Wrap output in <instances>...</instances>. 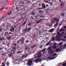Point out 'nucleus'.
<instances>
[{
    "label": "nucleus",
    "instance_id": "obj_1",
    "mask_svg": "<svg viewBox=\"0 0 66 66\" xmlns=\"http://www.w3.org/2000/svg\"><path fill=\"white\" fill-rule=\"evenodd\" d=\"M32 63V61L31 60H29V62L27 63V65L28 66H30L31 65Z\"/></svg>",
    "mask_w": 66,
    "mask_h": 66
},
{
    "label": "nucleus",
    "instance_id": "obj_2",
    "mask_svg": "<svg viewBox=\"0 0 66 66\" xmlns=\"http://www.w3.org/2000/svg\"><path fill=\"white\" fill-rule=\"evenodd\" d=\"M57 35L56 36V38H58L60 34H61V33H60V32H58L57 33Z\"/></svg>",
    "mask_w": 66,
    "mask_h": 66
},
{
    "label": "nucleus",
    "instance_id": "obj_3",
    "mask_svg": "<svg viewBox=\"0 0 66 66\" xmlns=\"http://www.w3.org/2000/svg\"><path fill=\"white\" fill-rule=\"evenodd\" d=\"M54 28H52L50 29V30L48 31V32H51L52 33L54 31Z\"/></svg>",
    "mask_w": 66,
    "mask_h": 66
},
{
    "label": "nucleus",
    "instance_id": "obj_4",
    "mask_svg": "<svg viewBox=\"0 0 66 66\" xmlns=\"http://www.w3.org/2000/svg\"><path fill=\"white\" fill-rule=\"evenodd\" d=\"M42 11V12L41 13V12ZM38 12L39 13H40V14H41V15H43L44 13H43L44 12V11L42 10H39L38 11Z\"/></svg>",
    "mask_w": 66,
    "mask_h": 66
},
{
    "label": "nucleus",
    "instance_id": "obj_5",
    "mask_svg": "<svg viewBox=\"0 0 66 66\" xmlns=\"http://www.w3.org/2000/svg\"><path fill=\"white\" fill-rule=\"evenodd\" d=\"M15 51L14 50V49L12 50L11 51V54H14L15 53Z\"/></svg>",
    "mask_w": 66,
    "mask_h": 66
},
{
    "label": "nucleus",
    "instance_id": "obj_6",
    "mask_svg": "<svg viewBox=\"0 0 66 66\" xmlns=\"http://www.w3.org/2000/svg\"><path fill=\"white\" fill-rule=\"evenodd\" d=\"M44 33V32H42V31L41 32H39V35H45V34H43Z\"/></svg>",
    "mask_w": 66,
    "mask_h": 66
},
{
    "label": "nucleus",
    "instance_id": "obj_7",
    "mask_svg": "<svg viewBox=\"0 0 66 66\" xmlns=\"http://www.w3.org/2000/svg\"><path fill=\"white\" fill-rule=\"evenodd\" d=\"M42 7L43 9H45L46 8V7L45 5L44 4H42Z\"/></svg>",
    "mask_w": 66,
    "mask_h": 66
},
{
    "label": "nucleus",
    "instance_id": "obj_8",
    "mask_svg": "<svg viewBox=\"0 0 66 66\" xmlns=\"http://www.w3.org/2000/svg\"><path fill=\"white\" fill-rule=\"evenodd\" d=\"M51 42V41H50L49 42H48V43L46 44V45L47 46H48L49 44H50V43Z\"/></svg>",
    "mask_w": 66,
    "mask_h": 66
},
{
    "label": "nucleus",
    "instance_id": "obj_9",
    "mask_svg": "<svg viewBox=\"0 0 66 66\" xmlns=\"http://www.w3.org/2000/svg\"><path fill=\"white\" fill-rule=\"evenodd\" d=\"M30 43L31 44V46L30 49H31L32 50L33 48V45L32 44H31L32 43Z\"/></svg>",
    "mask_w": 66,
    "mask_h": 66
},
{
    "label": "nucleus",
    "instance_id": "obj_10",
    "mask_svg": "<svg viewBox=\"0 0 66 66\" xmlns=\"http://www.w3.org/2000/svg\"><path fill=\"white\" fill-rule=\"evenodd\" d=\"M38 38L41 39H43V36H39Z\"/></svg>",
    "mask_w": 66,
    "mask_h": 66
},
{
    "label": "nucleus",
    "instance_id": "obj_11",
    "mask_svg": "<svg viewBox=\"0 0 66 66\" xmlns=\"http://www.w3.org/2000/svg\"><path fill=\"white\" fill-rule=\"evenodd\" d=\"M56 39H57V41H58L59 42H60V41H61V40L59 38H56Z\"/></svg>",
    "mask_w": 66,
    "mask_h": 66
},
{
    "label": "nucleus",
    "instance_id": "obj_12",
    "mask_svg": "<svg viewBox=\"0 0 66 66\" xmlns=\"http://www.w3.org/2000/svg\"><path fill=\"white\" fill-rule=\"evenodd\" d=\"M62 34H61V35H60L59 36H58V37H61L62 36H64L63 35H62Z\"/></svg>",
    "mask_w": 66,
    "mask_h": 66
},
{
    "label": "nucleus",
    "instance_id": "obj_13",
    "mask_svg": "<svg viewBox=\"0 0 66 66\" xmlns=\"http://www.w3.org/2000/svg\"><path fill=\"white\" fill-rule=\"evenodd\" d=\"M43 26L42 25H41V26H38V28L39 29L43 28Z\"/></svg>",
    "mask_w": 66,
    "mask_h": 66
},
{
    "label": "nucleus",
    "instance_id": "obj_14",
    "mask_svg": "<svg viewBox=\"0 0 66 66\" xmlns=\"http://www.w3.org/2000/svg\"><path fill=\"white\" fill-rule=\"evenodd\" d=\"M34 43H37V41L36 39H35L34 40Z\"/></svg>",
    "mask_w": 66,
    "mask_h": 66
},
{
    "label": "nucleus",
    "instance_id": "obj_15",
    "mask_svg": "<svg viewBox=\"0 0 66 66\" xmlns=\"http://www.w3.org/2000/svg\"><path fill=\"white\" fill-rule=\"evenodd\" d=\"M14 28H11V31L12 32H13L14 31Z\"/></svg>",
    "mask_w": 66,
    "mask_h": 66
},
{
    "label": "nucleus",
    "instance_id": "obj_16",
    "mask_svg": "<svg viewBox=\"0 0 66 66\" xmlns=\"http://www.w3.org/2000/svg\"><path fill=\"white\" fill-rule=\"evenodd\" d=\"M56 47H57L56 46H52V48L53 49H54L56 48Z\"/></svg>",
    "mask_w": 66,
    "mask_h": 66
},
{
    "label": "nucleus",
    "instance_id": "obj_17",
    "mask_svg": "<svg viewBox=\"0 0 66 66\" xmlns=\"http://www.w3.org/2000/svg\"><path fill=\"white\" fill-rule=\"evenodd\" d=\"M3 30V28L2 27H0V32H2Z\"/></svg>",
    "mask_w": 66,
    "mask_h": 66
},
{
    "label": "nucleus",
    "instance_id": "obj_18",
    "mask_svg": "<svg viewBox=\"0 0 66 66\" xmlns=\"http://www.w3.org/2000/svg\"><path fill=\"white\" fill-rule=\"evenodd\" d=\"M25 50H28V51H29V50H30V48H25Z\"/></svg>",
    "mask_w": 66,
    "mask_h": 66
},
{
    "label": "nucleus",
    "instance_id": "obj_19",
    "mask_svg": "<svg viewBox=\"0 0 66 66\" xmlns=\"http://www.w3.org/2000/svg\"><path fill=\"white\" fill-rule=\"evenodd\" d=\"M59 50H60V49L59 48H58L57 49H56V52H58L59 51Z\"/></svg>",
    "mask_w": 66,
    "mask_h": 66
},
{
    "label": "nucleus",
    "instance_id": "obj_20",
    "mask_svg": "<svg viewBox=\"0 0 66 66\" xmlns=\"http://www.w3.org/2000/svg\"><path fill=\"white\" fill-rule=\"evenodd\" d=\"M63 3H61L60 4V5L59 6L60 7H62L63 6Z\"/></svg>",
    "mask_w": 66,
    "mask_h": 66
},
{
    "label": "nucleus",
    "instance_id": "obj_21",
    "mask_svg": "<svg viewBox=\"0 0 66 66\" xmlns=\"http://www.w3.org/2000/svg\"><path fill=\"white\" fill-rule=\"evenodd\" d=\"M21 40L22 42H24V38H23Z\"/></svg>",
    "mask_w": 66,
    "mask_h": 66
},
{
    "label": "nucleus",
    "instance_id": "obj_22",
    "mask_svg": "<svg viewBox=\"0 0 66 66\" xmlns=\"http://www.w3.org/2000/svg\"><path fill=\"white\" fill-rule=\"evenodd\" d=\"M5 35L6 36L7 35H9V34L8 32H5Z\"/></svg>",
    "mask_w": 66,
    "mask_h": 66
},
{
    "label": "nucleus",
    "instance_id": "obj_23",
    "mask_svg": "<svg viewBox=\"0 0 66 66\" xmlns=\"http://www.w3.org/2000/svg\"><path fill=\"white\" fill-rule=\"evenodd\" d=\"M22 52H21V51H20V52L19 51V52H17L16 54H18L19 53H22Z\"/></svg>",
    "mask_w": 66,
    "mask_h": 66
},
{
    "label": "nucleus",
    "instance_id": "obj_24",
    "mask_svg": "<svg viewBox=\"0 0 66 66\" xmlns=\"http://www.w3.org/2000/svg\"><path fill=\"white\" fill-rule=\"evenodd\" d=\"M27 21H25V22H24L23 24V26L24 25H25Z\"/></svg>",
    "mask_w": 66,
    "mask_h": 66
},
{
    "label": "nucleus",
    "instance_id": "obj_25",
    "mask_svg": "<svg viewBox=\"0 0 66 66\" xmlns=\"http://www.w3.org/2000/svg\"><path fill=\"white\" fill-rule=\"evenodd\" d=\"M5 16H3L2 18H1V19H0V20H2L3 19H4V18H5Z\"/></svg>",
    "mask_w": 66,
    "mask_h": 66
},
{
    "label": "nucleus",
    "instance_id": "obj_26",
    "mask_svg": "<svg viewBox=\"0 0 66 66\" xmlns=\"http://www.w3.org/2000/svg\"><path fill=\"white\" fill-rule=\"evenodd\" d=\"M24 2H20V3H19V4H24Z\"/></svg>",
    "mask_w": 66,
    "mask_h": 66
},
{
    "label": "nucleus",
    "instance_id": "obj_27",
    "mask_svg": "<svg viewBox=\"0 0 66 66\" xmlns=\"http://www.w3.org/2000/svg\"><path fill=\"white\" fill-rule=\"evenodd\" d=\"M41 60V59H36V61H37V62H39V60Z\"/></svg>",
    "mask_w": 66,
    "mask_h": 66
},
{
    "label": "nucleus",
    "instance_id": "obj_28",
    "mask_svg": "<svg viewBox=\"0 0 66 66\" xmlns=\"http://www.w3.org/2000/svg\"><path fill=\"white\" fill-rule=\"evenodd\" d=\"M56 57H52L51 58L50 60H52L54 59H55V58H56Z\"/></svg>",
    "mask_w": 66,
    "mask_h": 66
},
{
    "label": "nucleus",
    "instance_id": "obj_29",
    "mask_svg": "<svg viewBox=\"0 0 66 66\" xmlns=\"http://www.w3.org/2000/svg\"><path fill=\"white\" fill-rule=\"evenodd\" d=\"M59 19H57V20L56 21H57L56 23H58V22L59 21Z\"/></svg>",
    "mask_w": 66,
    "mask_h": 66
},
{
    "label": "nucleus",
    "instance_id": "obj_30",
    "mask_svg": "<svg viewBox=\"0 0 66 66\" xmlns=\"http://www.w3.org/2000/svg\"><path fill=\"white\" fill-rule=\"evenodd\" d=\"M9 34H10V35H11V36H12V35H13V34L12 33V32H9Z\"/></svg>",
    "mask_w": 66,
    "mask_h": 66
},
{
    "label": "nucleus",
    "instance_id": "obj_31",
    "mask_svg": "<svg viewBox=\"0 0 66 66\" xmlns=\"http://www.w3.org/2000/svg\"><path fill=\"white\" fill-rule=\"evenodd\" d=\"M41 22V21L40 20L39 21H38L37 22V24H38V23H40V22Z\"/></svg>",
    "mask_w": 66,
    "mask_h": 66
},
{
    "label": "nucleus",
    "instance_id": "obj_32",
    "mask_svg": "<svg viewBox=\"0 0 66 66\" xmlns=\"http://www.w3.org/2000/svg\"><path fill=\"white\" fill-rule=\"evenodd\" d=\"M57 24H58V23H56L54 26V27H57Z\"/></svg>",
    "mask_w": 66,
    "mask_h": 66
},
{
    "label": "nucleus",
    "instance_id": "obj_33",
    "mask_svg": "<svg viewBox=\"0 0 66 66\" xmlns=\"http://www.w3.org/2000/svg\"><path fill=\"white\" fill-rule=\"evenodd\" d=\"M31 30V28H28V30L27 31V32H28V31H30V30Z\"/></svg>",
    "mask_w": 66,
    "mask_h": 66
},
{
    "label": "nucleus",
    "instance_id": "obj_34",
    "mask_svg": "<svg viewBox=\"0 0 66 66\" xmlns=\"http://www.w3.org/2000/svg\"><path fill=\"white\" fill-rule=\"evenodd\" d=\"M42 56V54H41L38 57V58H40Z\"/></svg>",
    "mask_w": 66,
    "mask_h": 66
},
{
    "label": "nucleus",
    "instance_id": "obj_35",
    "mask_svg": "<svg viewBox=\"0 0 66 66\" xmlns=\"http://www.w3.org/2000/svg\"><path fill=\"white\" fill-rule=\"evenodd\" d=\"M12 48L13 50H16V48L15 47H13Z\"/></svg>",
    "mask_w": 66,
    "mask_h": 66
},
{
    "label": "nucleus",
    "instance_id": "obj_36",
    "mask_svg": "<svg viewBox=\"0 0 66 66\" xmlns=\"http://www.w3.org/2000/svg\"><path fill=\"white\" fill-rule=\"evenodd\" d=\"M12 54H10L9 55V57H12Z\"/></svg>",
    "mask_w": 66,
    "mask_h": 66
},
{
    "label": "nucleus",
    "instance_id": "obj_37",
    "mask_svg": "<svg viewBox=\"0 0 66 66\" xmlns=\"http://www.w3.org/2000/svg\"><path fill=\"white\" fill-rule=\"evenodd\" d=\"M6 64L7 65V66H9V62H7L6 63Z\"/></svg>",
    "mask_w": 66,
    "mask_h": 66
},
{
    "label": "nucleus",
    "instance_id": "obj_38",
    "mask_svg": "<svg viewBox=\"0 0 66 66\" xmlns=\"http://www.w3.org/2000/svg\"><path fill=\"white\" fill-rule=\"evenodd\" d=\"M63 49H64V48H62L60 50V51L59 52H61V51L62 50H63Z\"/></svg>",
    "mask_w": 66,
    "mask_h": 66
},
{
    "label": "nucleus",
    "instance_id": "obj_39",
    "mask_svg": "<svg viewBox=\"0 0 66 66\" xmlns=\"http://www.w3.org/2000/svg\"><path fill=\"white\" fill-rule=\"evenodd\" d=\"M63 44V43L61 42L60 43H59V45H62Z\"/></svg>",
    "mask_w": 66,
    "mask_h": 66
},
{
    "label": "nucleus",
    "instance_id": "obj_40",
    "mask_svg": "<svg viewBox=\"0 0 66 66\" xmlns=\"http://www.w3.org/2000/svg\"><path fill=\"white\" fill-rule=\"evenodd\" d=\"M46 50V49L45 48L42 51V52H45Z\"/></svg>",
    "mask_w": 66,
    "mask_h": 66
},
{
    "label": "nucleus",
    "instance_id": "obj_41",
    "mask_svg": "<svg viewBox=\"0 0 66 66\" xmlns=\"http://www.w3.org/2000/svg\"><path fill=\"white\" fill-rule=\"evenodd\" d=\"M41 53V52H39V53H38L37 54V56H38V55H39Z\"/></svg>",
    "mask_w": 66,
    "mask_h": 66
},
{
    "label": "nucleus",
    "instance_id": "obj_42",
    "mask_svg": "<svg viewBox=\"0 0 66 66\" xmlns=\"http://www.w3.org/2000/svg\"><path fill=\"white\" fill-rule=\"evenodd\" d=\"M54 51H52L51 53V54H52L54 53Z\"/></svg>",
    "mask_w": 66,
    "mask_h": 66
},
{
    "label": "nucleus",
    "instance_id": "obj_43",
    "mask_svg": "<svg viewBox=\"0 0 66 66\" xmlns=\"http://www.w3.org/2000/svg\"><path fill=\"white\" fill-rule=\"evenodd\" d=\"M31 25V24L30 23H29L28 24V27H30V26Z\"/></svg>",
    "mask_w": 66,
    "mask_h": 66
},
{
    "label": "nucleus",
    "instance_id": "obj_44",
    "mask_svg": "<svg viewBox=\"0 0 66 66\" xmlns=\"http://www.w3.org/2000/svg\"><path fill=\"white\" fill-rule=\"evenodd\" d=\"M59 29H60V28L59 27V28H58V29H57V31H56V32H57L59 31Z\"/></svg>",
    "mask_w": 66,
    "mask_h": 66
},
{
    "label": "nucleus",
    "instance_id": "obj_45",
    "mask_svg": "<svg viewBox=\"0 0 66 66\" xmlns=\"http://www.w3.org/2000/svg\"><path fill=\"white\" fill-rule=\"evenodd\" d=\"M5 43L3 42L1 46H2V45H5Z\"/></svg>",
    "mask_w": 66,
    "mask_h": 66
},
{
    "label": "nucleus",
    "instance_id": "obj_46",
    "mask_svg": "<svg viewBox=\"0 0 66 66\" xmlns=\"http://www.w3.org/2000/svg\"><path fill=\"white\" fill-rule=\"evenodd\" d=\"M55 22L54 20H52L51 21L52 23H53Z\"/></svg>",
    "mask_w": 66,
    "mask_h": 66
},
{
    "label": "nucleus",
    "instance_id": "obj_47",
    "mask_svg": "<svg viewBox=\"0 0 66 66\" xmlns=\"http://www.w3.org/2000/svg\"><path fill=\"white\" fill-rule=\"evenodd\" d=\"M43 45H41L39 46V47L40 48H42L43 47Z\"/></svg>",
    "mask_w": 66,
    "mask_h": 66
},
{
    "label": "nucleus",
    "instance_id": "obj_48",
    "mask_svg": "<svg viewBox=\"0 0 66 66\" xmlns=\"http://www.w3.org/2000/svg\"><path fill=\"white\" fill-rule=\"evenodd\" d=\"M43 9H42V8H38V10H42Z\"/></svg>",
    "mask_w": 66,
    "mask_h": 66
},
{
    "label": "nucleus",
    "instance_id": "obj_49",
    "mask_svg": "<svg viewBox=\"0 0 66 66\" xmlns=\"http://www.w3.org/2000/svg\"><path fill=\"white\" fill-rule=\"evenodd\" d=\"M54 40V37H53L52 39V41H53Z\"/></svg>",
    "mask_w": 66,
    "mask_h": 66
},
{
    "label": "nucleus",
    "instance_id": "obj_50",
    "mask_svg": "<svg viewBox=\"0 0 66 66\" xmlns=\"http://www.w3.org/2000/svg\"><path fill=\"white\" fill-rule=\"evenodd\" d=\"M17 45V44H13V45L14 46H16Z\"/></svg>",
    "mask_w": 66,
    "mask_h": 66
},
{
    "label": "nucleus",
    "instance_id": "obj_51",
    "mask_svg": "<svg viewBox=\"0 0 66 66\" xmlns=\"http://www.w3.org/2000/svg\"><path fill=\"white\" fill-rule=\"evenodd\" d=\"M33 16V15L31 16V19H32V20H33V18H32V17Z\"/></svg>",
    "mask_w": 66,
    "mask_h": 66
},
{
    "label": "nucleus",
    "instance_id": "obj_52",
    "mask_svg": "<svg viewBox=\"0 0 66 66\" xmlns=\"http://www.w3.org/2000/svg\"><path fill=\"white\" fill-rule=\"evenodd\" d=\"M10 43H9L7 45V46L8 47H9V44H10Z\"/></svg>",
    "mask_w": 66,
    "mask_h": 66
},
{
    "label": "nucleus",
    "instance_id": "obj_53",
    "mask_svg": "<svg viewBox=\"0 0 66 66\" xmlns=\"http://www.w3.org/2000/svg\"><path fill=\"white\" fill-rule=\"evenodd\" d=\"M5 55V54H4V53H3V54H2V56H4V55Z\"/></svg>",
    "mask_w": 66,
    "mask_h": 66
},
{
    "label": "nucleus",
    "instance_id": "obj_54",
    "mask_svg": "<svg viewBox=\"0 0 66 66\" xmlns=\"http://www.w3.org/2000/svg\"><path fill=\"white\" fill-rule=\"evenodd\" d=\"M36 47V45H33V48H35Z\"/></svg>",
    "mask_w": 66,
    "mask_h": 66
},
{
    "label": "nucleus",
    "instance_id": "obj_55",
    "mask_svg": "<svg viewBox=\"0 0 66 66\" xmlns=\"http://www.w3.org/2000/svg\"><path fill=\"white\" fill-rule=\"evenodd\" d=\"M22 7V5H20L19 7H20V8H21V7Z\"/></svg>",
    "mask_w": 66,
    "mask_h": 66
},
{
    "label": "nucleus",
    "instance_id": "obj_56",
    "mask_svg": "<svg viewBox=\"0 0 66 66\" xmlns=\"http://www.w3.org/2000/svg\"><path fill=\"white\" fill-rule=\"evenodd\" d=\"M29 42V41H25V42L27 43H28Z\"/></svg>",
    "mask_w": 66,
    "mask_h": 66
},
{
    "label": "nucleus",
    "instance_id": "obj_57",
    "mask_svg": "<svg viewBox=\"0 0 66 66\" xmlns=\"http://www.w3.org/2000/svg\"><path fill=\"white\" fill-rule=\"evenodd\" d=\"M11 13H12V12L11 11V12H10V13H9L8 14V15L10 14H11Z\"/></svg>",
    "mask_w": 66,
    "mask_h": 66
},
{
    "label": "nucleus",
    "instance_id": "obj_58",
    "mask_svg": "<svg viewBox=\"0 0 66 66\" xmlns=\"http://www.w3.org/2000/svg\"><path fill=\"white\" fill-rule=\"evenodd\" d=\"M64 33H65V32H62V33H61V34H62L63 35V34Z\"/></svg>",
    "mask_w": 66,
    "mask_h": 66
},
{
    "label": "nucleus",
    "instance_id": "obj_59",
    "mask_svg": "<svg viewBox=\"0 0 66 66\" xmlns=\"http://www.w3.org/2000/svg\"><path fill=\"white\" fill-rule=\"evenodd\" d=\"M21 41V40H19V41H18L17 42V43H19V42H20Z\"/></svg>",
    "mask_w": 66,
    "mask_h": 66
},
{
    "label": "nucleus",
    "instance_id": "obj_60",
    "mask_svg": "<svg viewBox=\"0 0 66 66\" xmlns=\"http://www.w3.org/2000/svg\"><path fill=\"white\" fill-rule=\"evenodd\" d=\"M37 18H38V16H37V15H36V17H35V18L36 19H37Z\"/></svg>",
    "mask_w": 66,
    "mask_h": 66
},
{
    "label": "nucleus",
    "instance_id": "obj_61",
    "mask_svg": "<svg viewBox=\"0 0 66 66\" xmlns=\"http://www.w3.org/2000/svg\"><path fill=\"white\" fill-rule=\"evenodd\" d=\"M66 64H63V66H66Z\"/></svg>",
    "mask_w": 66,
    "mask_h": 66
},
{
    "label": "nucleus",
    "instance_id": "obj_62",
    "mask_svg": "<svg viewBox=\"0 0 66 66\" xmlns=\"http://www.w3.org/2000/svg\"><path fill=\"white\" fill-rule=\"evenodd\" d=\"M22 19H21L19 20V21H22Z\"/></svg>",
    "mask_w": 66,
    "mask_h": 66
},
{
    "label": "nucleus",
    "instance_id": "obj_63",
    "mask_svg": "<svg viewBox=\"0 0 66 66\" xmlns=\"http://www.w3.org/2000/svg\"><path fill=\"white\" fill-rule=\"evenodd\" d=\"M28 29L27 28H26L25 29V30H24L25 31H27V30Z\"/></svg>",
    "mask_w": 66,
    "mask_h": 66
},
{
    "label": "nucleus",
    "instance_id": "obj_64",
    "mask_svg": "<svg viewBox=\"0 0 66 66\" xmlns=\"http://www.w3.org/2000/svg\"><path fill=\"white\" fill-rule=\"evenodd\" d=\"M66 46V44H65L63 46V47H65Z\"/></svg>",
    "mask_w": 66,
    "mask_h": 66
}]
</instances>
